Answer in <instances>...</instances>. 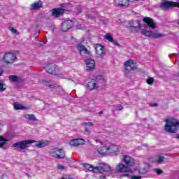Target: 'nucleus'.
<instances>
[{"label":"nucleus","mask_w":179,"mask_h":179,"mask_svg":"<svg viewBox=\"0 0 179 179\" xmlns=\"http://www.w3.org/2000/svg\"><path fill=\"white\" fill-rule=\"evenodd\" d=\"M83 167H85V169H86L89 171H94V173H96V167H94L91 164L85 163L83 164Z\"/></svg>","instance_id":"23"},{"label":"nucleus","mask_w":179,"mask_h":179,"mask_svg":"<svg viewBox=\"0 0 179 179\" xmlns=\"http://www.w3.org/2000/svg\"><path fill=\"white\" fill-rule=\"evenodd\" d=\"M164 36H166V35H163L162 34H157V38H160V37H164Z\"/></svg>","instance_id":"46"},{"label":"nucleus","mask_w":179,"mask_h":179,"mask_svg":"<svg viewBox=\"0 0 179 179\" xmlns=\"http://www.w3.org/2000/svg\"><path fill=\"white\" fill-rule=\"evenodd\" d=\"M114 45H117V47H120V43H118L117 41H114L112 42Z\"/></svg>","instance_id":"44"},{"label":"nucleus","mask_w":179,"mask_h":179,"mask_svg":"<svg viewBox=\"0 0 179 179\" xmlns=\"http://www.w3.org/2000/svg\"><path fill=\"white\" fill-rule=\"evenodd\" d=\"M131 0H116V3L120 8H129Z\"/></svg>","instance_id":"19"},{"label":"nucleus","mask_w":179,"mask_h":179,"mask_svg":"<svg viewBox=\"0 0 179 179\" xmlns=\"http://www.w3.org/2000/svg\"><path fill=\"white\" fill-rule=\"evenodd\" d=\"M151 107H156L157 106V103H155L153 104H150V105Z\"/></svg>","instance_id":"49"},{"label":"nucleus","mask_w":179,"mask_h":179,"mask_svg":"<svg viewBox=\"0 0 179 179\" xmlns=\"http://www.w3.org/2000/svg\"><path fill=\"white\" fill-rule=\"evenodd\" d=\"M148 160L150 163H157V157H151Z\"/></svg>","instance_id":"33"},{"label":"nucleus","mask_w":179,"mask_h":179,"mask_svg":"<svg viewBox=\"0 0 179 179\" xmlns=\"http://www.w3.org/2000/svg\"><path fill=\"white\" fill-rule=\"evenodd\" d=\"M57 169H58V170H64V165L59 164V165H57Z\"/></svg>","instance_id":"41"},{"label":"nucleus","mask_w":179,"mask_h":179,"mask_svg":"<svg viewBox=\"0 0 179 179\" xmlns=\"http://www.w3.org/2000/svg\"><path fill=\"white\" fill-rule=\"evenodd\" d=\"M122 162H124V164L127 167H132L133 166H135V159H134V158L129 155H123Z\"/></svg>","instance_id":"10"},{"label":"nucleus","mask_w":179,"mask_h":179,"mask_svg":"<svg viewBox=\"0 0 179 179\" xmlns=\"http://www.w3.org/2000/svg\"><path fill=\"white\" fill-rule=\"evenodd\" d=\"M96 54L99 58H103L106 55V50L101 45H98L96 48Z\"/></svg>","instance_id":"15"},{"label":"nucleus","mask_w":179,"mask_h":179,"mask_svg":"<svg viewBox=\"0 0 179 179\" xmlns=\"http://www.w3.org/2000/svg\"><path fill=\"white\" fill-rule=\"evenodd\" d=\"M108 154L120 153V146L113 144L111 143H108Z\"/></svg>","instance_id":"12"},{"label":"nucleus","mask_w":179,"mask_h":179,"mask_svg":"<svg viewBox=\"0 0 179 179\" xmlns=\"http://www.w3.org/2000/svg\"><path fill=\"white\" fill-rule=\"evenodd\" d=\"M165 157L164 156L158 155L157 157V164H160L164 162Z\"/></svg>","instance_id":"31"},{"label":"nucleus","mask_w":179,"mask_h":179,"mask_svg":"<svg viewBox=\"0 0 179 179\" xmlns=\"http://www.w3.org/2000/svg\"><path fill=\"white\" fill-rule=\"evenodd\" d=\"M117 170L120 173H132V170L129 166L124 164H118L117 166Z\"/></svg>","instance_id":"16"},{"label":"nucleus","mask_w":179,"mask_h":179,"mask_svg":"<svg viewBox=\"0 0 179 179\" xmlns=\"http://www.w3.org/2000/svg\"><path fill=\"white\" fill-rule=\"evenodd\" d=\"M51 15L53 16V17H59V16H62V15H64L65 13V9L62 8H52L51 10Z\"/></svg>","instance_id":"13"},{"label":"nucleus","mask_w":179,"mask_h":179,"mask_svg":"<svg viewBox=\"0 0 179 179\" xmlns=\"http://www.w3.org/2000/svg\"><path fill=\"white\" fill-rule=\"evenodd\" d=\"M141 34L146 36V37H153L154 38H157V34H153L152 31H148L146 29L141 30Z\"/></svg>","instance_id":"20"},{"label":"nucleus","mask_w":179,"mask_h":179,"mask_svg":"<svg viewBox=\"0 0 179 179\" xmlns=\"http://www.w3.org/2000/svg\"><path fill=\"white\" fill-rule=\"evenodd\" d=\"M83 125H90V127H93V123L92 122H84L83 123Z\"/></svg>","instance_id":"38"},{"label":"nucleus","mask_w":179,"mask_h":179,"mask_svg":"<svg viewBox=\"0 0 179 179\" xmlns=\"http://www.w3.org/2000/svg\"><path fill=\"white\" fill-rule=\"evenodd\" d=\"M24 117L27 118V120H29V121H37V118H36V116L33 114H26Z\"/></svg>","instance_id":"26"},{"label":"nucleus","mask_w":179,"mask_h":179,"mask_svg":"<svg viewBox=\"0 0 179 179\" xmlns=\"http://www.w3.org/2000/svg\"><path fill=\"white\" fill-rule=\"evenodd\" d=\"M96 80H103V82L105 81L104 77L103 76H98L96 78Z\"/></svg>","instance_id":"35"},{"label":"nucleus","mask_w":179,"mask_h":179,"mask_svg":"<svg viewBox=\"0 0 179 179\" xmlns=\"http://www.w3.org/2000/svg\"><path fill=\"white\" fill-rule=\"evenodd\" d=\"M106 178H107V177H106V176H101L99 177V179H106Z\"/></svg>","instance_id":"50"},{"label":"nucleus","mask_w":179,"mask_h":179,"mask_svg":"<svg viewBox=\"0 0 179 179\" xmlns=\"http://www.w3.org/2000/svg\"><path fill=\"white\" fill-rule=\"evenodd\" d=\"M179 129V122L178 120L168 117L165 120L164 130L169 134H176Z\"/></svg>","instance_id":"2"},{"label":"nucleus","mask_w":179,"mask_h":179,"mask_svg":"<svg viewBox=\"0 0 179 179\" xmlns=\"http://www.w3.org/2000/svg\"><path fill=\"white\" fill-rule=\"evenodd\" d=\"M131 179H142V177L134 176L131 177Z\"/></svg>","instance_id":"45"},{"label":"nucleus","mask_w":179,"mask_h":179,"mask_svg":"<svg viewBox=\"0 0 179 179\" xmlns=\"http://www.w3.org/2000/svg\"><path fill=\"white\" fill-rule=\"evenodd\" d=\"M142 21H141V20H132L131 21H129L128 24H129V29H131L133 30H134V31H139V30H141V29H142Z\"/></svg>","instance_id":"6"},{"label":"nucleus","mask_w":179,"mask_h":179,"mask_svg":"<svg viewBox=\"0 0 179 179\" xmlns=\"http://www.w3.org/2000/svg\"><path fill=\"white\" fill-rule=\"evenodd\" d=\"M155 173H157V169H155Z\"/></svg>","instance_id":"54"},{"label":"nucleus","mask_w":179,"mask_h":179,"mask_svg":"<svg viewBox=\"0 0 179 179\" xmlns=\"http://www.w3.org/2000/svg\"><path fill=\"white\" fill-rule=\"evenodd\" d=\"M8 78H9V80H11V82H19L20 79L19 77H17V76H13V75L10 76Z\"/></svg>","instance_id":"27"},{"label":"nucleus","mask_w":179,"mask_h":179,"mask_svg":"<svg viewBox=\"0 0 179 179\" xmlns=\"http://www.w3.org/2000/svg\"><path fill=\"white\" fill-rule=\"evenodd\" d=\"M73 26V22L71 20L64 21L62 24V31L66 32L70 29H72Z\"/></svg>","instance_id":"14"},{"label":"nucleus","mask_w":179,"mask_h":179,"mask_svg":"<svg viewBox=\"0 0 179 179\" xmlns=\"http://www.w3.org/2000/svg\"><path fill=\"white\" fill-rule=\"evenodd\" d=\"M14 108L15 110H24L23 105L16 103L14 104Z\"/></svg>","instance_id":"30"},{"label":"nucleus","mask_w":179,"mask_h":179,"mask_svg":"<svg viewBox=\"0 0 179 179\" xmlns=\"http://www.w3.org/2000/svg\"><path fill=\"white\" fill-rule=\"evenodd\" d=\"M124 65L125 71L131 72V71H135L136 69L138 63L132 59H129L124 62Z\"/></svg>","instance_id":"8"},{"label":"nucleus","mask_w":179,"mask_h":179,"mask_svg":"<svg viewBox=\"0 0 179 179\" xmlns=\"http://www.w3.org/2000/svg\"><path fill=\"white\" fill-rule=\"evenodd\" d=\"M159 174H163V171L160 169H157V175L159 176Z\"/></svg>","instance_id":"43"},{"label":"nucleus","mask_w":179,"mask_h":179,"mask_svg":"<svg viewBox=\"0 0 179 179\" xmlns=\"http://www.w3.org/2000/svg\"><path fill=\"white\" fill-rule=\"evenodd\" d=\"M45 71L48 72L50 75H58L59 73V69L57 66V64L54 63H50L45 66Z\"/></svg>","instance_id":"5"},{"label":"nucleus","mask_w":179,"mask_h":179,"mask_svg":"<svg viewBox=\"0 0 179 179\" xmlns=\"http://www.w3.org/2000/svg\"><path fill=\"white\" fill-rule=\"evenodd\" d=\"M60 87L61 89H62V87Z\"/></svg>","instance_id":"55"},{"label":"nucleus","mask_w":179,"mask_h":179,"mask_svg":"<svg viewBox=\"0 0 179 179\" xmlns=\"http://www.w3.org/2000/svg\"><path fill=\"white\" fill-rule=\"evenodd\" d=\"M8 30H10V31H11V33H13V34H19V31H17V30H16V29L10 27L8 28Z\"/></svg>","instance_id":"34"},{"label":"nucleus","mask_w":179,"mask_h":179,"mask_svg":"<svg viewBox=\"0 0 179 179\" xmlns=\"http://www.w3.org/2000/svg\"><path fill=\"white\" fill-rule=\"evenodd\" d=\"M96 143H101L100 140H95Z\"/></svg>","instance_id":"51"},{"label":"nucleus","mask_w":179,"mask_h":179,"mask_svg":"<svg viewBox=\"0 0 179 179\" xmlns=\"http://www.w3.org/2000/svg\"><path fill=\"white\" fill-rule=\"evenodd\" d=\"M146 83L148 85H152L153 83H155V79L152 77H149L148 78H147L146 80Z\"/></svg>","instance_id":"29"},{"label":"nucleus","mask_w":179,"mask_h":179,"mask_svg":"<svg viewBox=\"0 0 179 179\" xmlns=\"http://www.w3.org/2000/svg\"><path fill=\"white\" fill-rule=\"evenodd\" d=\"M3 75V70L2 69H0V76H2Z\"/></svg>","instance_id":"47"},{"label":"nucleus","mask_w":179,"mask_h":179,"mask_svg":"<svg viewBox=\"0 0 179 179\" xmlns=\"http://www.w3.org/2000/svg\"><path fill=\"white\" fill-rule=\"evenodd\" d=\"M178 24H179V22H178Z\"/></svg>","instance_id":"56"},{"label":"nucleus","mask_w":179,"mask_h":179,"mask_svg":"<svg viewBox=\"0 0 179 179\" xmlns=\"http://www.w3.org/2000/svg\"><path fill=\"white\" fill-rule=\"evenodd\" d=\"M96 83L90 81L87 84V89H88V90H93V89H96Z\"/></svg>","instance_id":"25"},{"label":"nucleus","mask_w":179,"mask_h":179,"mask_svg":"<svg viewBox=\"0 0 179 179\" xmlns=\"http://www.w3.org/2000/svg\"><path fill=\"white\" fill-rule=\"evenodd\" d=\"M5 90H6V87H3V81L0 80V93L5 92Z\"/></svg>","instance_id":"32"},{"label":"nucleus","mask_w":179,"mask_h":179,"mask_svg":"<svg viewBox=\"0 0 179 179\" xmlns=\"http://www.w3.org/2000/svg\"><path fill=\"white\" fill-rule=\"evenodd\" d=\"M76 29L77 30H82V29H83V27L82 26V24H78V25L76 26Z\"/></svg>","instance_id":"36"},{"label":"nucleus","mask_w":179,"mask_h":179,"mask_svg":"<svg viewBox=\"0 0 179 179\" xmlns=\"http://www.w3.org/2000/svg\"><path fill=\"white\" fill-rule=\"evenodd\" d=\"M34 142H36L35 146L39 148H45V146H48V145H50V141H36L34 140H23L22 141H19L13 144V147L16 148L17 149H20L21 150H24V149H27V148H29V145H31V143H34Z\"/></svg>","instance_id":"1"},{"label":"nucleus","mask_w":179,"mask_h":179,"mask_svg":"<svg viewBox=\"0 0 179 179\" xmlns=\"http://www.w3.org/2000/svg\"><path fill=\"white\" fill-rule=\"evenodd\" d=\"M143 21L147 24V26H148V27H150V29H156V24H155V21L152 18L145 17L143 18Z\"/></svg>","instance_id":"17"},{"label":"nucleus","mask_w":179,"mask_h":179,"mask_svg":"<svg viewBox=\"0 0 179 179\" xmlns=\"http://www.w3.org/2000/svg\"><path fill=\"white\" fill-rule=\"evenodd\" d=\"M84 133L85 135H90V131L87 129V128L85 129Z\"/></svg>","instance_id":"40"},{"label":"nucleus","mask_w":179,"mask_h":179,"mask_svg":"<svg viewBox=\"0 0 179 179\" xmlns=\"http://www.w3.org/2000/svg\"><path fill=\"white\" fill-rule=\"evenodd\" d=\"M106 40H108V41H110V43H113L114 41V38H113V36H111V34L108 33L105 35Z\"/></svg>","instance_id":"28"},{"label":"nucleus","mask_w":179,"mask_h":179,"mask_svg":"<svg viewBox=\"0 0 179 179\" xmlns=\"http://www.w3.org/2000/svg\"><path fill=\"white\" fill-rule=\"evenodd\" d=\"M95 170L98 173H107L111 171V166L107 164H99L98 166L95 167Z\"/></svg>","instance_id":"9"},{"label":"nucleus","mask_w":179,"mask_h":179,"mask_svg":"<svg viewBox=\"0 0 179 179\" xmlns=\"http://www.w3.org/2000/svg\"><path fill=\"white\" fill-rule=\"evenodd\" d=\"M40 8H43V2L37 1L31 5V9L33 10L34 9H40Z\"/></svg>","instance_id":"22"},{"label":"nucleus","mask_w":179,"mask_h":179,"mask_svg":"<svg viewBox=\"0 0 179 179\" xmlns=\"http://www.w3.org/2000/svg\"><path fill=\"white\" fill-rule=\"evenodd\" d=\"M136 1H140V0H136Z\"/></svg>","instance_id":"57"},{"label":"nucleus","mask_w":179,"mask_h":179,"mask_svg":"<svg viewBox=\"0 0 179 179\" xmlns=\"http://www.w3.org/2000/svg\"><path fill=\"white\" fill-rule=\"evenodd\" d=\"M129 175L127 174V173L122 174V177H129Z\"/></svg>","instance_id":"48"},{"label":"nucleus","mask_w":179,"mask_h":179,"mask_svg":"<svg viewBox=\"0 0 179 179\" xmlns=\"http://www.w3.org/2000/svg\"><path fill=\"white\" fill-rule=\"evenodd\" d=\"M117 108V111H121L122 110H123L124 107L122 106H119L116 107Z\"/></svg>","instance_id":"39"},{"label":"nucleus","mask_w":179,"mask_h":179,"mask_svg":"<svg viewBox=\"0 0 179 179\" xmlns=\"http://www.w3.org/2000/svg\"><path fill=\"white\" fill-rule=\"evenodd\" d=\"M103 110L99 111L100 115L103 114Z\"/></svg>","instance_id":"52"},{"label":"nucleus","mask_w":179,"mask_h":179,"mask_svg":"<svg viewBox=\"0 0 179 179\" xmlns=\"http://www.w3.org/2000/svg\"><path fill=\"white\" fill-rule=\"evenodd\" d=\"M43 83H45V85L46 86H48V87H50V89H52V87H55V82L52 81V80H49L47 81L45 80H42Z\"/></svg>","instance_id":"24"},{"label":"nucleus","mask_w":179,"mask_h":179,"mask_svg":"<svg viewBox=\"0 0 179 179\" xmlns=\"http://www.w3.org/2000/svg\"><path fill=\"white\" fill-rule=\"evenodd\" d=\"M16 55L11 52L6 53L3 55V61L7 65H10V64H13L16 61Z\"/></svg>","instance_id":"7"},{"label":"nucleus","mask_w":179,"mask_h":179,"mask_svg":"<svg viewBox=\"0 0 179 179\" xmlns=\"http://www.w3.org/2000/svg\"><path fill=\"white\" fill-rule=\"evenodd\" d=\"M176 139H179V134L176 136Z\"/></svg>","instance_id":"53"},{"label":"nucleus","mask_w":179,"mask_h":179,"mask_svg":"<svg viewBox=\"0 0 179 179\" xmlns=\"http://www.w3.org/2000/svg\"><path fill=\"white\" fill-rule=\"evenodd\" d=\"M49 155L55 159H65V152L62 149L58 148L50 149Z\"/></svg>","instance_id":"3"},{"label":"nucleus","mask_w":179,"mask_h":179,"mask_svg":"<svg viewBox=\"0 0 179 179\" xmlns=\"http://www.w3.org/2000/svg\"><path fill=\"white\" fill-rule=\"evenodd\" d=\"M87 67V72H92L94 71V68H96V62L93 59H88L85 61Z\"/></svg>","instance_id":"11"},{"label":"nucleus","mask_w":179,"mask_h":179,"mask_svg":"<svg viewBox=\"0 0 179 179\" xmlns=\"http://www.w3.org/2000/svg\"><path fill=\"white\" fill-rule=\"evenodd\" d=\"M108 143H107L103 147L98 148L97 152L98 153H99V155H108Z\"/></svg>","instance_id":"21"},{"label":"nucleus","mask_w":179,"mask_h":179,"mask_svg":"<svg viewBox=\"0 0 179 179\" xmlns=\"http://www.w3.org/2000/svg\"><path fill=\"white\" fill-rule=\"evenodd\" d=\"M8 139L3 138V136H0V142H8Z\"/></svg>","instance_id":"37"},{"label":"nucleus","mask_w":179,"mask_h":179,"mask_svg":"<svg viewBox=\"0 0 179 179\" xmlns=\"http://www.w3.org/2000/svg\"><path fill=\"white\" fill-rule=\"evenodd\" d=\"M69 145L71 146H80V145H85V140L83 138H76L70 141Z\"/></svg>","instance_id":"18"},{"label":"nucleus","mask_w":179,"mask_h":179,"mask_svg":"<svg viewBox=\"0 0 179 179\" xmlns=\"http://www.w3.org/2000/svg\"><path fill=\"white\" fill-rule=\"evenodd\" d=\"M77 49L78 50L81 57H83V58H90L92 57V52L88 50L87 47L82 44V43L77 45Z\"/></svg>","instance_id":"4"},{"label":"nucleus","mask_w":179,"mask_h":179,"mask_svg":"<svg viewBox=\"0 0 179 179\" xmlns=\"http://www.w3.org/2000/svg\"><path fill=\"white\" fill-rule=\"evenodd\" d=\"M6 144V141L0 142V148H3L4 145Z\"/></svg>","instance_id":"42"}]
</instances>
